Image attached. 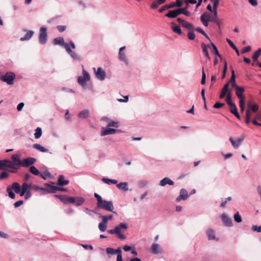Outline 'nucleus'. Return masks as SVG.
I'll list each match as a JSON object with an SVG mask.
<instances>
[{
    "label": "nucleus",
    "mask_w": 261,
    "mask_h": 261,
    "mask_svg": "<svg viewBox=\"0 0 261 261\" xmlns=\"http://www.w3.org/2000/svg\"><path fill=\"white\" fill-rule=\"evenodd\" d=\"M178 15H179V14L177 9L169 11V12L166 14V16L169 18H175Z\"/></svg>",
    "instance_id": "2f4dec72"
},
{
    "label": "nucleus",
    "mask_w": 261,
    "mask_h": 261,
    "mask_svg": "<svg viewBox=\"0 0 261 261\" xmlns=\"http://www.w3.org/2000/svg\"><path fill=\"white\" fill-rule=\"evenodd\" d=\"M44 185L47 186V188H44L43 194L54 193L58 191V187L51 185L47 183L45 184Z\"/></svg>",
    "instance_id": "dca6fc26"
},
{
    "label": "nucleus",
    "mask_w": 261,
    "mask_h": 261,
    "mask_svg": "<svg viewBox=\"0 0 261 261\" xmlns=\"http://www.w3.org/2000/svg\"><path fill=\"white\" fill-rule=\"evenodd\" d=\"M189 194L188 191L185 189L180 190L179 196L177 197L176 201L179 202L180 200H185L188 197Z\"/></svg>",
    "instance_id": "a211bd4d"
},
{
    "label": "nucleus",
    "mask_w": 261,
    "mask_h": 261,
    "mask_svg": "<svg viewBox=\"0 0 261 261\" xmlns=\"http://www.w3.org/2000/svg\"><path fill=\"white\" fill-rule=\"evenodd\" d=\"M117 188L120 190L126 192L128 191V183L127 182H121L116 185Z\"/></svg>",
    "instance_id": "5701e85b"
},
{
    "label": "nucleus",
    "mask_w": 261,
    "mask_h": 261,
    "mask_svg": "<svg viewBox=\"0 0 261 261\" xmlns=\"http://www.w3.org/2000/svg\"><path fill=\"white\" fill-rule=\"evenodd\" d=\"M128 224L126 223H120L116 226L114 229H109L107 231L108 233L111 234H115L117 238L120 240H124L126 237L123 234L124 231L128 228Z\"/></svg>",
    "instance_id": "f03ea898"
},
{
    "label": "nucleus",
    "mask_w": 261,
    "mask_h": 261,
    "mask_svg": "<svg viewBox=\"0 0 261 261\" xmlns=\"http://www.w3.org/2000/svg\"><path fill=\"white\" fill-rule=\"evenodd\" d=\"M8 176H9V174L6 172L4 171V172H2V173L0 175V179L7 178Z\"/></svg>",
    "instance_id": "69168bd1"
},
{
    "label": "nucleus",
    "mask_w": 261,
    "mask_h": 261,
    "mask_svg": "<svg viewBox=\"0 0 261 261\" xmlns=\"http://www.w3.org/2000/svg\"><path fill=\"white\" fill-rule=\"evenodd\" d=\"M99 218H101L102 222L107 224L109 220H108L107 216L100 215V216H99Z\"/></svg>",
    "instance_id": "0e129e2a"
},
{
    "label": "nucleus",
    "mask_w": 261,
    "mask_h": 261,
    "mask_svg": "<svg viewBox=\"0 0 261 261\" xmlns=\"http://www.w3.org/2000/svg\"><path fill=\"white\" fill-rule=\"evenodd\" d=\"M116 132L117 130L116 129L107 126L102 128L100 135L101 136H104L108 135L114 134Z\"/></svg>",
    "instance_id": "f3484780"
},
{
    "label": "nucleus",
    "mask_w": 261,
    "mask_h": 261,
    "mask_svg": "<svg viewBox=\"0 0 261 261\" xmlns=\"http://www.w3.org/2000/svg\"><path fill=\"white\" fill-rule=\"evenodd\" d=\"M32 184H28L26 182H24L21 187V190H22L23 191H24L25 193L28 192V191H30L31 188H32Z\"/></svg>",
    "instance_id": "473e14b6"
},
{
    "label": "nucleus",
    "mask_w": 261,
    "mask_h": 261,
    "mask_svg": "<svg viewBox=\"0 0 261 261\" xmlns=\"http://www.w3.org/2000/svg\"><path fill=\"white\" fill-rule=\"evenodd\" d=\"M200 21H201L202 23L203 24V25L205 27H207L208 26V22H209L208 21H207V20L203 17L202 16H200Z\"/></svg>",
    "instance_id": "13d9d810"
},
{
    "label": "nucleus",
    "mask_w": 261,
    "mask_h": 261,
    "mask_svg": "<svg viewBox=\"0 0 261 261\" xmlns=\"http://www.w3.org/2000/svg\"><path fill=\"white\" fill-rule=\"evenodd\" d=\"M211 46L213 48L212 53L213 54H215L216 56H218L219 57L221 58V56L220 54H219L218 50L217 47L215 46V45L214 43L211 42Z\"/></svg>",
    "instance_id": "c03bdc74"
},
{
    "label": "nucleus",
    "mask_w": 261,
    "mask_h": 261,
    "mask_svg": "<svg viewBox=\"0 0 261 261\" xmlns=\"http://www.w3.org/2000/svg\"><path fill=\"white\" fill-rule=\"evenodd\" d=\"M11 158L14 162L15 167L16 168V172L20 167L25 168L31 167L36 162V159L33 157H28L21 161L17 154H13Z\"/></svg>",
    "instance_id": "f257e3e1"
},
{
    "label": "nucleus",
    "mask_w": 261,
    "mask_h": 261,
    "mask_svg": "<svg viewBox=\"0 0 261 261\" xmlns=\"http://www.w3.org/2000/svg\"><path fill=\"white\" fill-rule=\"evenodd\" d=\"M166 0H155L151 5V8L152 9H156L160 5L164 3Z\"/></svg>",
    "instance_id": "c756f323"
},
{
    "label": "nucleus",
    "mask_w": 261,
    "mask_h": 261,
    "mask_svg": "<svg viewBox=\"0 0 261 261\" xmlns=\"http://www.w3.org/2000/svg\"><path fill=\"white\" fill-rule=\"evenodd\" d=\"M42 129L40 127H37L35 129V133L34 134V137L36 139L39 138L42 135Z\"/></svg>",
    "instance_id": "79ce46f5"
},
{
    "label": "nucleus",
    "mask_w": 261,
    "mask_h": 261,
    "mask_svg": "<svg viewBox=\"0 0 261 261\" xmlns=\"http://www.w3.org/2000/svg\"><path fill=\"white\" fill-rule=\"evenodd\" d=\"M33 147L42 152H49V150L48 149L45 148L39 144H33Z\"/></svg>",
    "instance_id": "a878e982"
},
{
    "label": "nucleus",
    "mask_w": 261,
    "mask_h": 261,
    "mask_svg": "<svg viewBox=\"0 0 261 261\" xmlns=\"http://www.w3.org/2000/svg\"><path fill=\"white\" fill-rule=\"evenodd\" d=\"M23 31L25 32L26 34L23 37L20 38V40L21 41H25L30 40L34 34V32L32 30L27 31L26 29H23Z\"/></svg>",
    "instance_id": "aec40b11"
},
{
    "label": "nucleus",
    "mask_w": 261,
    "mask_h": 261,
    "mask_svg": "<svg viewBox=\"0 0 261 261\" xmlns=\"http://www.w3.org/2000/svg\"><path fill=\"white\" fill-rule=\"evenodd\" d=\"M53 43L54 45H59L63 46L65 48V50L70 45V42L69 43L65 42L64 38L62 37H59L55 38L53 40Z\"/></svg>",
    "instance_id": "4468645a"
},
{
    "label": "nucleus",
    "mask_w": 261,
    "mask_h": 261,
    "mask_svg": "<svg viewBox=\"0 0 261 261\" xmlns=\"http://www.w3.org/2000/svg\"><path fill=\"white\" fill-rule=\"evenodd\" d=\"M62 91H64L67 93H75V91L73 90H72L71 89L65 88V87H63L62 88Z\"/></svg>",
    "instance_id": "e2e57ef3"
},
{
    "label": "nucleus",
    "mask_w": 261,
    "mask_h": 261,
    "mask_svg": "<svg viewBox=\"0 0 261 261\" xmlns=\"http://www.w3.org/2000/svg\"><path fill=\"white\" fill-rule=\"evenodd\" d=\"M30 172L35 175H38L40 174L39 170L34 166H31L29 169Z\"/></svg>",
    "instance_id": "ea45409f"
},
{
    "label": "nucleus",
    "mask_w": 261,
    "mask_h": 261,
    "mask_svg": "<svg viewBox=\"0 0 261 261\" xmlns=\"http://www.w3.org/2000/svg\"><path fill=\"white\" fill-rule=\"evenodd\" d=\"M56 196L59 197L60 200H61V201H62L64 204H67L69 203V200H68L69 197L65 196V195H59V196L57 195Z\"/></svg>",
    "instance_id": "c9c22d12"
},
{
    "label": "nucleus",
    "mask_w": 261,
    "mask_h": 261,
    "mask_svg": "<svg viewBox=\"0 0 261 261\" xmlns=\"http://www.w3.org/2000/svg\"><path fill=\"white\" fill-rule=\"evenodd\" d=\"M201 16L205 18L208 21L213 22L215 19L211 14L206 12H204Z\"/></svg>",
    "instance_id": "c85d7f7f"
},
{
    "label": "nucleus",
    "mask_w": 261,
    "mask_h": 261,
    "mask_svg": "<svg viewBox=\"0 0 261 261\" xmlns=\"http://www.w3.org/2000/svg\"><path fill=\"white\" fill-rule=\"evenodd\" d=\"M57 29L60 32H63L66 29V26L65 25H58Z\"/></svg>",
    "instance_id": "bf43d9fd"
},
{
    "label": "nucleus",
    "mask_w": 261,
    "mask_h": 261,
    "mask_svg": "<svg viewBox=\"0 0 261 261\" xmlns=\"http://www.w3.org/2000/svg\"><path fill=\"white\" fill-rule=\"evenodd\" d=\"M245 138V136L241 135L237 139L234 140L232 137H229V140L233 148L237 149L241 145Z\"/></svg>",
    "instance_id": "9d476101"
},
{
    "label": "nucleus",
    "mask_w": 261,
    "mask_h": 261,
    "mask_svg": "<svg viewBox=\"0 0 261 261\" xmlns=\"http://www.w3.org/2000/svg\"><path fill=\"white\" fill-rule=\"evenodd\" d=\"M85 202L84 198L82 197H76L75 205L77 206L81 205Z\"/></svg>",
    "instance_id": "e433bc0d"
},
{
    "label": "nucleus",
    "mask_w": 261,
    "mask_h": 261,
    "mask_svg": "<svg viewBox=\"0 0 261 261\" xmlns=\"http://www.w3.org/2000/svg\"><path fill=\"white\" fill-rule=\"evenodd\" d=\"M148 184V181L145 180H140L138 182V186L140 188H143L146 186Z\"/></svg>",
    "instance_id": "603ef678"
},
{
    "label": "nucleus",
    "mask_w": 261,
    "mask_h": 261,
    "mask_svg": "<svg viewBox=\"0 0 261 261\" xmlns=\"http://www.w3.org/2000/svg\"><path fill=\"white\" fill-rule=\"evenodd\" d=\"M5 168H10L11 173H16L14 162L11 160H0V170H3Z\"/></svg>",
    "instance_id": "7ed1b4c3"
},
{
    "label": "nucleus",
    "mask_w": 261,
    "mask_h": 261,
    "mask_svg": "<svg viewBox=\"0 0 261 261\" xmlns=\"http://www.w3.org/2000/svg\"><path fill=\"white\" fill-rule=\"evenodd\" d=\"M106 252L107 254L110 255H115L116 254H117L118 253L121 252V250L120 248L114 249L113 248L108 247L106 248Z\"/></svg>",
    "instance_id": "393cba45"
},
{
    "label": "nucleus",
    "mask_w": 261,
    "mask_h": 261,
    "mask_svg": "<svg viewBox=\"0 0 261 261\" xmlns=\"http://www.w3.org/2000/svg\"><path fill=\"white\" fill-rule=\"evenodd\" d=\"M119 125V123L117 121H114L112 120H110L109 123L108 124V126L109 127H118Z\"/></svg>",
    "instance_id": "49530a36"
},
{
    "label": "nucleus",
    "mask_w": 261,
    "mask_h": 261,
    "mask_svg": "<svg viewBox=\"0 0 261 261\" xmlns=\"http://www.w3.org/2000/svg\"><path fill=\"white\" fill-rule=\"evenodd\" d=\"M15 77L16 75L14 72H7L0 77V80L9 85H12L14 84Z\"/></svg>",
    "instance_id": "6e6552de"
},
{
    "label": "nucleus",
    "mask_w": 261,
    "mask_h": 261,
    "mask_svg": "<svg viewBox=\"0 0 261 261\" xmlns=\"http://www.w3.org/2000/svg\"><path fill=\"white\" fill-rule=\"evenodd\" d=\"M7 192H8V195L11 198V199H14L15 197V194L12 192V191L11 190V189H10V186H8L7 188Z\"/></svg>",
    "instance_id": "8fccbe9b"
},
{
    "label": "nucleus",
    "mask_w": 261,
    "mask_h": 261,
    "mask_svg": "<svg viewBox=\"0 0 261 261\" xmlns=\"http://www.w3.org/2000/svg\"><path fill=\"white\" fill-rule=\"evenodd\" d=\"M233 218L234 220L237 223H240L242 221V218L238 212L234 214Z\"/></svg>",
    "instance_id": "de8ad7c7"
},
{
    "label": "nucleus",
    "mask_w": 261,
    "mask_h": 261,
    "mask_svg": "<svg viewBox=\"0 0 261 261\" xmlns=\"http://www.w3.org/2000/svg\"><path fill=\"white\" fill-rule=\"evenodd\" d=\"M182 4L183 3L181 0H176L175 2L171 3L169 4L165 5L164 6L162 7L159 10V11L160 13H162L166 9H170L175 7H180L182 5Z\"/></svg>",
    "instance_id": "f8f14e48"
},
{
    "label": "nucleus",
    "mask_w": 261,
    "mask_h": 261,
    "mask_svg": "<svg viewBox=\"0 0 261 261\" xmlns=\"http://www.w3.org/2000/svg\"><path fill=\"white\" fill-rule=\"evenodd\" d=\"M205 80H206V75L205 74V72H204L203 68L201 84L202 85L204 84L205 83Z\"/></svg>",
    "instance_id": "680f3d73"
},
{
    "label": "nucleus",
    "mask_w": 261,
    "mask_h": 261,
    "mask_svg": "<svg viewBox=\"0 0 261 261\" xmlns=\"http://www.w3.org/2000/svg\"><path fill=\"white\" fill-rule=\"evenodd\" d=\"M40 176L44 179H46L47 178L51 177V175L48 171H45L43 172H41L40 174Z\"/></svg>",
    "instance_id": "a19ab883"
},
{
    "label": "nucleus",
    "mask_w": 261,
    "mask_h": 261,
    "mask_svg": "<svg viewBox=\"0 0 261 261\" xmlns=\"http://www.w3.org/2000/svg\"><path fill=\"white\" fill-rule=\"evenodd\" d=\"M32 189L35 191H39L41 192V194H44V188H40L38 186L34 185L32 187Z\"/></svg>",
    "instance_id": "09e8293b"
},
{
    "label": "nucleus",
    "mask_w": 261,
    "mask_h": 261,
    "mask_svg": "<svg viewBox=\"0 0 261 261\" xmlns=\"http://www.w3.org/2000/svg\"><path fill=\"white\" fill-rule=\"evenodd\" d=\"M10 189H11L12 191L13 190L16 193H17L19 192V190L21 189V187L18 182H15L10 186Z\"/></svg>",
    "instance_id": "7c9ffc66"
},
{
    "label": "nucleus",
    "mask_w": 261,
    "mask_h": 261,
    "mask_svg": "<svg viewBox=\"0 0 261 261\" xmlns=\"http://www.w3.org/2000/svg\"><path fill=\"white\" fill-rule=\"evenodd\" d=\"M93 69L95 71V76L97 80L102 81L105 79L106 73L101 67H98L96 70L95 68H93Z\"/></svg>",
    "instance_id": "ddd939ff"
},
{
    "label": "nucleus",
    "mask_w": 261,
    "mask_h": 261,
    "mask_svg": "<svg viewBox=\"0 0 261 261\" xmlns=\"http://www.w3.org/2000/svg\"><path fill=\"white\" fill-rule=\"evenodd\" d=\"M174 184V182L172 180H171L169 177H166L160 181L159 185L161 186H165L167 184L172 186Z\"/></svg>",
    "instance_id": "4be33fe9"
},
{
    "label": "nucleus",
    "mask_w": 261,
    "mask_h": 261,
    "mask_svg": "<svg viewBox=\"0 0 261 261\" xmlns=\"http://www.w3.org/2000/svg\"><path fill=\"white\" fill-rule=\"evenodd\" d=\"M126 46H123L119 48L118 58L119 60L123 63V64L126 66L129 65V60L126 53Z\"/></svg>",
    "instance_id": "0eeeda50"
},
{
    "label": "nucleus",
    "mask_w": 261,
    "mask_h": 261,
    "mask_svg": "<svg viewBox=\"0 0 261 261\" xmlns=\"http://www.w3.org/2000/svg\"><path fill=\"white\" fill-rule=\"evenodd\" d=\"M171 28L175 33L179 35L181 34V31L179 26L173 23L172 24Z\"/></svg>",
    "instance_id": "58836bf2"
},
{
    "label": "nucleus",
    "mask_w": 261,
    "mask_h": 261,
    "mask_svg": "<svg viewBox=\"0 0 261 261\" xmlns=\"http://www.w3.org/2000/svg\"><path fill=\"white\" fill-rule=\"evenodd\" d=\"M188 8V5H186V6L184 8L177 9V10L178 11V13L179 14L183 13L186 11V10Z\"/></svg>",
    "instance_id": "052dcab7"
},
{
    "label": "nucleus",
    "mask_w": 261,
    "mask_h": 261,
    "mask_svg": "<svg viewBox=\"0 0 261 261\" xmlns=\"http://www.w3.org/2000/svg\"><path fill=\"white\" fill-rule=\"evenodd\" d=\"M221 219L226 226L231 227L232 226V221L225 213H223L221 215Z\"/></svg>",
    "instance_id": "2eb2a0df"
},
{
    "label": "nucleus",
    "mask_w": 261,
    "mask_h": 261,
    "mask_svg": "<svg viewBox=\"0 0 261 261\" xmlns=\"http://www.w3.org/2000/svg\"><path fill=\"white\" fill-rule=\"evenodd\" d=\"M235 77H236V75H235L234 71L233 70H231V77L229 79V82L228 83H229V84L230 83H233L234 82H236Z\"/></svg>",
    "instance_id": "4d7b16f0"
},
{
    "label": "nucleus",
    "mask_w": 261,
    "mask_h": 261,
    "mask_svg": "<svg viewBox=\"0 0 261 261\" xmlns=\"http://www.w3.org/2000/svg\"><path fill=\"white\" fill-rule=\"evenodd\" d=\"M205 235L207 239L210 241L218 242L219 238L218 237L215 229L208 227L205 230Z\"/></svg>",
    "instance_id": "39448f33"
},
{
    "label": "nucleus",
    "mask_w": 261,
    "mask_h": 261,
    "mask_svg": "<svg viewBox=\"0 0 261 261\" xmlns=\"http://www.w3.org/2000/svg\"><path fill=\"white\" fill-rule=\"evenodd\" d=\"M107 224L101 222L98 224V228L101 232H104L107 229Z\"/></svg>",
    "instance_id": "a18cd8bd"
},
{
    "label": "nucleus",
    "mask_w": 261,
    "mask_h": 261,
    "mask_svg": "<svg viewBox=\"0 0 261 261\" xmlns=\"http://www.w3.org/2000/svg\"><path fill=\"white\" fill-rule=\"evenodd\" d=\"M83 75L80 76L77 78V83L82 86L84 89H86L87 82L90 81V76L88 71L83 68Z\"/></svg>",
    "instance_id": "20e7f679"
},
{
    "label": "nucleus",
    "mask_w": 261,
    "mask_h": 261,
    "mask_svg": "<svg viewBox=\"0 0 261 261\" xmlns=\"http://www.w3.org/2000/svg\"><path fill=\"white\" fill-rule=\"evenodd\" d=\"M201 46H202V51L204 53L205 58L206 59L209 60L210 59V57L209 54H208V52L207 50V46H206V44H205L203 43L201 44Z\"/></svg>",
    "instance_id": "72a5a7b5"
},
{
    "label": "nucleus",
    "mask_w": 261,
    "mask_h": 261,
    "mask_svg": "<svg viewBox=\"0 0 261 261\" xmlns=\"http://www.w3.org/2000/svg\"><path fill=\"white\" fill-rule=\"evenodd\" d=\"M183 27L189 29V30H193L194 29V26L191 23H190L188 22L187 21H185L183 25H182Z\"/></svg>",
    "instance_id": "3c124183"
},
{
    "label": "nucleus",
    "mask_w": 261,
    "mask_h": 261,
    "mask_svg": "<svg viewBox=\"0 0 261 261\" xmlns=\"http://www.w3.org/2000/svg\"><path fill=\"white\" fill-rule=\"evenodd\" d=\"M64 178L65 177L64 175H60L57 185L58 186H65L68 184L69 180H65Z\"/></svg>",
    "instance_id": "b1692460"
},
{
    "label": "nucleus",
    "mask_w": 261,
    "mask_h": 261,
    "mask_svg": "<svg viewBox=\"0 0 261 261\" xmlns=\"http://www.w3.org/2000/svg\"><path fill=\"white\" fill-rule=\"evenodd\" d=\"M226 101L228 105H229L233 102L231 100V90H229V92L226 94Z\"/></svg>",
    "instance_id": "37998d69"
},
{
    "label": "nucleus",
    "mask_w": 261,
    "mask_h": 261,
    "mask_svg": "<svg viewBox=\"0 0 261 261\" xmlns=\"http://www.w3.org/2000/svg\"><path fill=\"white\" fill-rule=\"evenodd\" d=\"M245 89L243 87H237L236 94L239 99V101L245 100V97L243 95Z\"/></svg>",
    "instance_id": "6ab92c4d"
},
{
    "label": "nucleus",
    "mask_w": 261,
    "mask_h": 261,
    "mask_svg": "<svg viewBox=\"0 0 261 261\" xmlns=\"http://www.w3.org/2000/svg\"><path fill=\"white\" fill-rule=\"evenodd\" d=\"M228 105L229 107L230 112L232 114H234L235 113L238 112L236 105H235V103L234 102H232V103H230L229 105Z\"/></svg>",
    "instance_id": "4c0bfd02"
},
{
    "label": "nucleus",
    "mask_w": 261,
    "mask_h": 261,
    "mask_svg": "<svg viewBox=\"0 0 261 261\" xmlns=\"http://www.w3.org/2000/svg\"><path fill=\"white\" fill-rule=\"evenodd\" d=\"M102 181L104 182L105 184L110 185V184H116L117 183V181L115 179H110L106 177H103L102 178Z\"/></svg>",
    "instance_id": "f704fd0d"
},
{
    "label": "nucleus",
    "mask_w": 261,
    "mask_h": 261,
    "mask_svg": "<svg viewBox=\"0 0 261 261\" xmlns=\"http://www.w3.org/2000/svg\"><path fill=\"white\" fill-rule=\"evenodd\" d=\"M213 2V9H217L218 6L219 4V0H210Z\"/></svg>",
    "instance_id": "864d4df0"
},
{
    "label": "nucleus",
    "mask_w": 261,
    "mask_h": 261,
    "mask_svg": "<svg viewBox=\"0 0 261 261\" xmlns=\"http://www.w3.org/2000/svg\"><path fill=\"white\" fill-rule=\"evenodd\" d=\"M251 229L254 231L260 232H261V225L259 226H257V225H253L252 226Z\"/></svg>",
    "instance_id": "6e6d98bb"
},
{
    "label": "nucleus",
    "mask_w": 261,
    "mask_h": 261,
    "mask_svg": "<svg viewBox=\"0 0 261 261\" xmlns=\"http://www.w3.org/2000/svg\"><path fill=\"white\" fill-rule=\"evenodd\" d=\"M150 251L154 254H158L162 252V249L157 243H153L150 247Z\"/></svg>",
    "instance_id": "412c9836"
},
{
    "label": "nucleus",
    "mask_w": 261,
    "mask_h": 261,
    "mask_svg": "<svg viewBox=\"0 0 261 261\" xmlns=\"http://www.w3.org/2000/svg\"><path fill=\"white\" fill-rule=\"evenodd\" d=\"M258 106L256 104H254L251 102L248 103V110H250V112H256L258 111Z\"/></svg>",
    "instance_id": "bb28decb"
},
{
    "label": "nucleus",
    "mask_w": 261,
    "mask_h": 261,
    "mask_svg": "<svg viewBox=\"0 0 261 261\" xmlns=\"http://www.w3.org/2000/svg\"><path fill=\"white\" fill-rule=\"evenodd\" d=\"M47 40V28L45 26H42L40 28L39 42L42 44H46Z\"/></svg>",
    "instance_id": "1a4fd4ad"
},
{
    "label": "nucleus",
    "mask_w": 261,
    "mask_h": 261,
    "mask_svg": "<svg viewBox=\"0 0 261 261\" xmlns=\"http://www.w3.org/2000/svg\"><path fill=\"white\" fill-rule=\"evenodd\" d=\"M75 48V45L74 43L72 41H70V45L69 47L66 49V51L70 55L71 57L75 60H80V56L74 51H72L71 49H74Z\"/></svg>",
    "instance_id": "9b49d317"
},
{
    "label": "nucleus",
    "mask_w": 261,
    "mask_h": 261,
    "mask_svg": "<svg viewBox=\"0 0 261 261\" xmlns=\"http://www.w3.org/2000/svg\"><path fill=\"white\" fill-rule=\"evenodd\" d=\"M89 116V111L87 109L82 111L78 115V117L80 119H86Z\"/></svg>",
    "instance_id": "cd10ccee"
},
{
    "label": "nucleus",
    "mask_w": 261,
    "mask_h": 261,
    "mask_svg": "<svg viewBox=\"0 0 261 261\" xmlns=\"http://www.w3.org/2000/svg\"><path fill=\"white\" fill-rule=\"evenodd\" d=\"M188 37L190 40H194L195 38V34L193 32H189L188 33Z\"/></svg>",
    "instance_id": "774afa93"
},
{
    "label": "nucleus",
    "mask_w": 261,
    "mask_h": 261,
    "mask_svg": "<svg viewBox=\"0 0 261 261\" xmlns=\"http://www.w3.org/2000/svg\"><path fill=\"white\" fill-rule=\"evenodd\" d=\"M245 100L243 101L242 100V101H239V104L241 112H243L245 110Z\"/></svg>",
    "instance_id": "338daca9"
},
{
    "label": "nucleus",
    "mask_w": 261,
    "mask_h": 261,
    "mask_svg": "<svg viewBox=\"0 0 261 261\" xmlns=\"http://www.w3.org/2000/svg\"><path fill=\"white\" fill-rule=\"evenodd\" d=\"M98 208L103 209L107 211L113 212L116 214V213L113 211L114 206L112 201H107L102 200L99 204H97Z\"/></svg>",
    "instance_id": "423d86ee"
},
{
    "label": "nucleus",
    "mask_w": 261,
    "mask_h": 261,
    "mask_svg": "<svg viewBox=\"0 0 261 261\" xmlns=\"http://www.w3.org/2000/svg\"><path fill=\"white\" fill-rule=\"evenodd\" d=\"M229 86V83H226L224 85V87H223L221 91L223 92L224 93H227L229 90H231L230 89H228Z\"/></svg>",
    "instance_id": "5fc2aeb1"
}]
</instances>
